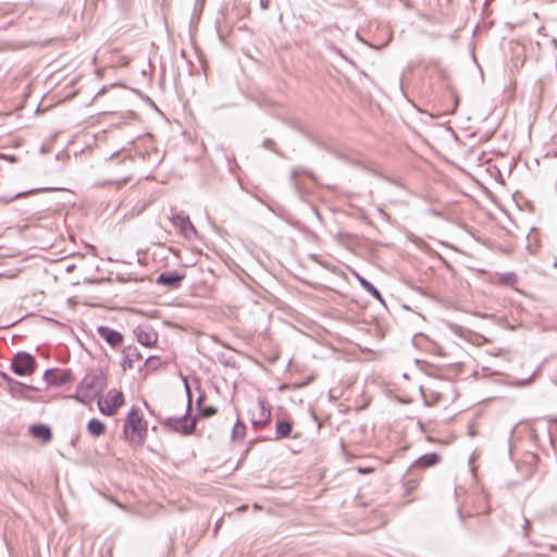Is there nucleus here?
Masks as SVG:
<instances>
[{"label":"nucleus","instance_id":"obj_23","mask_svg":"<svg viewBox=\"0 0 557 557\" xmlns=\"http://www.w3.org/2000/svg\"><path fill=\"white\" fill-rule=\"evenodd\" d=\"M273 145H274L273 140H271V139H267V140H264V146H265L267 148H271Z\"/></svg>","mask_w":557,"mask_h":557},{"label":"nucleus","instance_id":"obj_15","mask_svg":"<svg viewBox=\"0 0 557 557\" xmlns=\"http://www.w3.org/2000/svg\"><path fill=\"white\" fill-rule=\"evenodd\" d=\"M293 424L287 420L277 421L275 428V440L287 438L292 436Z\"/></svg>","mask_w":557,"mask_h":557},{"label":"nucleus","instance_id":"obj_10","mask_svg":"<svg viewBox=\"0 0 557 557\" xmlns=\"http://www.w3.org/2000/svg\"><path fill=\"white\" fill-rule=\"evenodd\" d=\"M137 341L147 347H151L157 343L158 334L148 326H139L135 330Z\"/></svg>","mask_w":557,"mask_h":557},{"label":"nucleus","instance_id":"obj_21","mask_svg":"<svg viewBox=\"0 0 557 557\" xmlns=\"http://www.w3.org/2000/svg\"><path fill=\"white\" fill-rule=\"evenodd\" d=\"M200 410H201V416H203V417H212L216 413V408L213 406L202 407Z\"/></svg>","mask_w":557,"mask_h":557},{"label":"nucleus","instance_id":"obj_8","mask_svg":"<svg viewBox=\"0 0 557 557\" xmlns=\"http://www.w3.org/2000/svg\"><path fill=\"white\" fill-rule=\"evenodd\" d=\"M44 380L48 385L61 386L71 382L73 380V375L70 370L55 371L49 369L45 371Z\"/></svg>","mask_w":557,"mask_h":557},{"label":"nucleus","instance_id":"obj_13","mask_svg":"<svg viewBox=\"0 0 557 557\" xmlns=\"http://www.w3.org/2000/svg\"><path fill=\"white\" fill-rule=\"evenodd\" d=\"M441 461V456L437 453H429L419 457L411 466L413 468L426 469L437 465Z\"/></svg>","mask_w":557,"mask_h":557},{"label":"nucleus","instance_id":"obj_6","mask_svg":"<svg viewBox=\"0 0 557 557\" xmlns=\"http://www.w3.org/2000/svg\"><path fill=\"white\" fill-rule=\"evenodd\" d=\"M252 412V424L256 429L268 425L271 421V407L264 399L259 398Z\"/></svg>","mask_w":557,"mask_h":557},{"label":"nucleus","instance_id":"obj_20","mask_svg":"<svg viewBox=\"0 0 557 557\" xmlns=\"http://www.w3.org/2000/svg\"><path fill=\"white\" fill-rule=\"evenodd\" d=\"M44 190H48V188H34V189H30V190H27V191L17 193L14 197L9 199L8 201H11V200H14V199L27 196V195H33V194H36V193H39V191H44Z\"/></svg>","mask_w":557,"mask_h":557},{"label":"nucleus","instance_id":"obj_1","mask_svg":"<svg viewBox=\"0 0 557 557\" xmlns=\"http://www.w3.org/2000/svg\"><path fill=\"white\" fill-rule=\"evenodd\" d=\"M123 433L125 438L133 445L140 446L145 443L147 437V422L137 408L133 407L127 413Z\"/></svg>","mask_w":557,"mask_h":557},{"label":"nucleus","instance_id":"obj_11","mask_svg":"<svg viewBox=\"0 0 557 557\" xmlns=\"http://www.w3.org/2000/svg\"><path fill=\"white\" fill-rule=\"evenodd\" d=\"M97 331L99 336L112 347H117L123 342V335L109 326H99Z\"/></svg>","mask_w":557,"mask_h":557},{"label":"nucleus","instance_id":"obj_9","mask_svg":"<svg viewBox=\"0 0 557 557\" xmlns=\"http://www.w3.org/2000/svg\"><path fill=\"white\" fill-rule=\"evenodd\" d=\"M185 275L178 272H163L157 277V284L163 285L169 289H176L181 286Z\"/></svg>","mask_w":557,"mask_h":557},{"label":"nucleus","instance_id":"obj_14","mask_svg":"<svg viewBox=\"0 0 557 557\" xmlns=\"http://www.w3.org/2000/svg\"><path fill=\"white\" fill-rule=\"evenodd\" d=\"M29 433L33 437L41 440L44 443H48L52 438L51 429L46 424H34L29 428Z\"/></svg>","mask_w":557,"mask_h":557},{"label":"nucleus","instance_id":"obj_16","mask_svg":"<svg viewBox=\"0 0 557 557\" xmlns=\"http://www.w3.org/2000/svg\"><path fill=\"white\" fill-rule=\"evenodd\" d=\"M87 430L92 436H100L106 432V425L98 419H91L87 424Z\"/></svg>","mask_w":557,"mask_h":557},{"label":"nucleus","instance_id":"obj_7","mask_svg":"<svg viewBox=\"0 0 557 557\" xmlns=\"http://www.w3.org/2000/svg\"><path fill=\"white\" fill-rule=\"evenodd\" d=\"M172 224L180 230V232L186 237L190 238L197 234V231L189 220L188 215L183 213H174L171 216Z\"/></svg>","mask_w":557,"mask_h":557},{"label":"nucleus","instance_id":"obj_2","mask_svg":"<svg viewBox=\"0 0 557 557\" xmlns=\"http://www.w3.org/2000/svg\"><path fill=\"white\" fill-rule=\"evenodd\" d=\"M106 387V379L102 373L91 371L87 373L77 387L76 398L88 404L98 397Z\"/></svg>","mask_w":557,"mask_h":557},{"label":"nucleus","instance_id":"obj_18","mask_svg":"<svg viewBox=\"0 0 557 557\" xmlns=\"http://www.w3.org/2000/svg\"><path fill=\"white\" fill-rule=\"evenodd\" d=\"M245 424L242 421H237L233 428L232 437L233 440H242L245 436Z\"/></svg>","mask_w":557,"mask_h":557},{"label":"nucleus","instance_id":"obj_12","mask_svg":"<svg viewBox=\"0 0 557 557\" xmlns=\"http://www.w3.org/2000/svg\"><path fill=\"white\" fill-rule=\"evenodd\" d=\"M123 352L124 356L121 362L123 370L133 369L135 363L143 358L136 346H127Z\"/></svg>","mask_w":557,"mask_h":557},{"label":"nucleus","instance_id":"obj_19","mask_svg":"<svg viewBox=\"0 0 557 557\" xmlns=\"http://www.w3.org/2000/svg\"><path fill=\"white\" fill-rule=\"evenodd\" d=\"M161 366V359L157 356H150L145 361V367L150 370H156Z\"/></svg>","mask_w":557,"mask_h":557},{"label":"nucleus","instance_id":"obj_5","mask_svg":"<svg viewBox=\"0 0 557 557\" xmlns=\"http://www.w3.org/2000/svg\"><path fill=\"white\" fill-rule=\"evenodd\" d=\"M11 369L17 375H29L36 369V360L28 352H17L11 361Z\"/></svg>","mask_w":557,"mask_h":557},{"label":"nucleus","instance_id":"obj_17","mask_svg":"<svg viewBox=\"0 0 557 557\" xmlns=\"http://www.w3.org/2000/svg\"><path fill=\"white\" fill-rule=\"evenodd\" d=\"M358 280L361 284V286L370 294L372 295L375 299L380 300V301H383V298H382V295L381 293L379 292V289L373 285L371 284L369 281H367L364 277H361L358 275Z\"/></svg>","mask_w":557,"mask_h":557},{"label":"nucleus","instance_id":"obj_22","mask_svg":"<svg viewBox=\"0 0 557 557\" xmlns=\"http://www.w3.org/2000/svg\"><path fill=\"white\" fill-rule=\"evenodd\" d=\"M530 528H531V522L529 519H524V524H523V531H524V535L528 536L529 535V531H530Z\"/></svg>","mask_w":557,"mask_h":557},{"label":"nucleus","instance_id":"obj_4","mask_svg":"<svg viewBox=\"0 0 557 557\" xmlns=\"http://www.w3.org/2000/svg\"><path fill=\"white\" fill-rule=\"evenodd\" d=\"M124 404V395L121 391L111 389L106 397L98 399V407L101 413L113 416Z\"/></svg>","mask_w":557,"mask_h":557},{"label":"nucleus","instance_id":"obj_3","mask_svg":"<svg viewBox=\"0 0 557 557\" xmlns=\"http://www.w3.org/2000/svg\"><path fill=\"white\" fill-rule=\"evenodd\" d=\"M187 396H188V403H187V411L191 408V392L190 387L187 383H185ZM166 428L170 430L181 432L183 434H191L194 430L196 429V419L188 417V412L180 418H173L169 417L165 418L162 422Z\"/></svg>","mask_w":557,"mask_h":557},{"label":"nucleus","instance_id":"obj_24","mask_svg":"<svg viewBox=\"0 0 557 557\" xmlns=\"http://www.w3.org/2000/svg\"><path fill=\"white\" fill-rule=\"evenodd\" d=\"M261 7L263 9H267L268 8V0H261Z\"/></svg>","mask_w":557,"mask_h":557},{"label":"nucleus","instance_id":"obj_25","mask_svg":"<svg viewBox=\"0 0 557 557\" xmlns=\"http://www.w3.org/2000/svg\"><path fill=\"white\" fill-rule=\"evenodd\" d=\"M202 399H203V397H202V396H200V397L197 399V404H198V406H200V404H201Z\"/></svg>","mask_w":557,"mask_h":557}]
</instances>
